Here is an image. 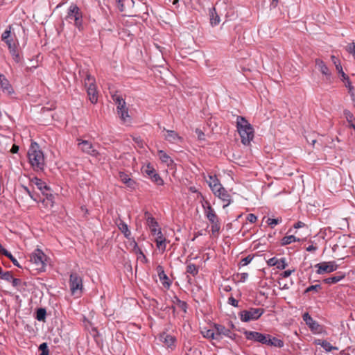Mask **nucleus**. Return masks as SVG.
<instances>
[{
	"mask_svg": "<svg viewBox=\"0 0 355 355\" xmlns=\"http://www.w3.org/2000/svg\"><path fill=\"white\" fill-rule=\"evenodd\" d=\"M345 117L349 123V127L355 130V117L353 114L349 110H344Z\"/></svg>",
	"mask_w": 355,
	"mask_h": 355,
	"instance_id": "nucleus-28",
	"label": "nucleus"
},
{
	"mask_svg": "<svg viewBox=\"0 0 355 355\" xmlns=\"http://www.w3.org/2000/svg\"><path fill=\"white\" fill-rule=\"evenodd\" d=\"M205 180L209 187H211L214 184L220 182L217 177L215 175L211 174L208 175L207 178H205Z\"/></svg>",
	"mask_w": 355,
	"mask_h": 355,
	"instance_id": "nucleus-35",
	"label": "nucleus"
},
{
	"mask_svg": "<svg viewBox=\"0 0 355 355\" xmlns=\"http://www.w3.org/2000/svg\"><path fill=\"white\" fill-rule=\"evenodd\" d=\"M345 275L343 272H339L336 273V275L331 277L326 278L323 280L324 283L327 284H334L340 282L343 279H344Z\"/></svg>",
	"mask_w": 355,
	"mask_h": 355,
	"instance_id": "nucleus-23",
	"label": "nucleus"
},
{
	"mask_svg": "<svg viewBox=\"0 0 355 355\" xmlns=\"http://www.w3.org/2000/svg\"><path fill=\"white\" fill-rule=\"evenodd\" d=\"M83 322V324H84V327H85V328L86 329L89 330V328H91L92 331H94V332L96 331V328L92 327V324L91 322L89 321L87 319L84 318Z\"/></svg>",
	"mask_w": 355,
	"mask_h": 355,
	"instance_id": "nucleus-48",
	"label": "nucleus"
},
{
	"mask_svg": "<svg viewBox=\"0 0 355 355\" xmlns=\"http://www.w3.org/2000/svg\"><path fill=\"white\" fill-rule=\"evenodd\" d=\"M315 268H317L316 272L321 275L325 272L329 273L336 270L338 265L335 261H324L315 265Z\"/></svg>",
	"mask_w": 355,
	"mask_h": 355,
	"instance_id": "nucleus-10",
	"label": "nucleus"
},
{
	"mask_svg": "<svg viewBox=\"0 0 355 355\" xmlns=\"http://www.w3.org/2000/svg\"><path fill=\"white\" fill-rule=\"evenodd\" d=\"M69 283L71 292L73 295L82 293L83 288V279L79 274L72 272L70 274Z\"/></svg>",
	"mask_w": 355,
	"mask_h": 355,
	"instance_id": "nucleus-6",
	"label": "nucleus"
},
{
	"mask_svg": "<svg viewBox=\"0 0 355 355\" xmlns=\"http://www.w3.org/2000/svg\"><path fill=\"white\" fill-rule=\"evenodd\" d=\"M303 320L305 321L306 324L310 327L312 330H316L318 327V324L313 320V319L311 317V315L308 313H305L303 315Z\"/></svg>",
	"mask_w": 355,
	"mask_h": 355,
	"instance_id": "nucleus-26",
	"label": "nucleus"
},
{
	"mask_svg": "<svg viewBox=\"0 0 355 355\" xmlns=\"http://www.w3.org/2000/svg\"><path fill=\"white\" fill-rule=\"evenodd\" d=\"M128 239H129V245L131 248V252H134L139 248L137 242L135 241V240L133 238H132V239L129 238Z\"/></svg>",
	"mask_w": 355,
	"mask_h": 355,
	"instance_id": "nucleus-43",
	"label": "nucleus"
},
{
	"mask_svg": "<svg viewBox=\"0 0 355 355\" xmlns=\"http://www.w3.org/2000/svg\"><path fill=\"white\" fill-rule=\"evenodd\" d=\"M164 343L166 344L167 347H171L174 344L175 338L172 336L166 335L164 337Z\"/></svg>",
	"mask_w": 355,
	"mask_h": 355,
	"instance_id": "nucleus-40",
	"label": "nucleus"
},
{
	"mask_svg": "<svg viewBox=\"0 0 355 355\" xmlns=\"http://www.w3.org/2000/svg\"><path fill=\"white\" fill-rule=\"evenodd\" d=\"M44 254L43 251L37 248L34 250L31 256V261L35 266V270H42L44 268V261L43 260V257Z\"/></svg>",
	"mask_w": 355,
	"mask_h": 355,
	"instance_id": "nucleus-9",
	"label": "nucleus"
},
{
	"mask_svg": "<svg viewBox=\"0 0 355 355\" xmlns=\"http://www.w3.org/2000/svg\"><path fill=\"white\" fill-rule=\"evenodd\" d=\"M12 274L11 273V272L9 271H6L3 272L2 275H1V278L2 279L6 280L8 282H10L11 279H12Z\"/></svg>",
	"mask_w": 355,
	"mask_h": 355,
	"instance_id": "nucleus-47",
	"label": "nucleus"
},
{
	"mask_svg": "<svg viewBox=\"0 0 355 355\" xmlns=\"http://www.w3.org/2000/svg\"><path fill=\"white\" fill-rule=\"evenodd\" d=\"M236 128L241 137V142L248 145L254 138V129L245 118L238 116L236 118Z\"/></svg>",
	"mask_w": 355,
	"mask_h": 355,
	"instance_id": "nucleus-2",
	"label": "nucleus"
},
{
	"mask_svg": "<svg viewBox=\"0 0 355 355\" xmlns=\"http://www.w3.org/2000/svg\"><path fill=\"white\" fill-rule=\"evenodd\" d=\"M209 17L210 22H219L220 17L216 11V8L214 7H211L209 9Z\"/></svg>",
	"mask_w": 355,
	"mask_h": 355,
	"instance_id": "nucleus-31",
	"label": "nucleus"
},
{
	"mask_svg": "<svg viewBox=\"0 0 355 355\" xmlns=\"http://www.w3.org/2000/svg\"><path fill=\"white\" fill-rule=\"evenodd\" d=\"M266 345L268 346H274L278 348H282L284 347V341L277 338L275 337H272L268 334V338L267 339Z\"/></svg>",
	"mask_w": 355,
	"mask_h": 355,
	"instance_id": "nucleus-24",
	"label": "nucleus"
},
{
	"mask_svg": "<svg viewBox=\"0 0 355 355\" xmlns=\"http://www.w3.org/2000/svg\"><path fill=\"white\" fill-rule=\"evenodd\" d=\"M320 288V285H319V284L312 285V286H309L305 290V293H309V292H311L312 291H318Z\"/></svg>",
	"mask_w": 355,
	"mask_h": 355,
	"instance_id": "nucleus-51",
	"label": "nucleus"
},
{
	"mask_svg": "<svg viewBox=\"0 0 355 355\" xmlns=\"http://www.w3.org/2000/svg\"><path fill=\"white\" fill-rule=\"evenodd\" d=\"M112 99L113 100L116 105L120 104V103H123V101H125L122 96L117 92L112 94Z\"/></svg>",
	"mask_w": 355,
	"mask_h": 355,
	"instance_id": "nucleus-38",
	"label": "nucleus"
},
{
	"mask_svg": "<svg viewBox=\"0 0 355 355\" xmlns=\"http://www.w3.org/2000/svg\"><path fill=\"white\" fill-rule=\"evenodd\" d=\"M315 64L316 68L319 70V71L322 73V75L324 77V80L327 83L331 84L333 83V76L332 73L329 69L327 64L324 62L321 59L317 58L315 60Z\"/></svg>",
	"mask_w": 355,
	"mask_h": 355,
	"instance_id": "nucleus-8",
	"label": "nucleus"
},
{
	"mask_svg": "<svg viewBox=\"0 0 355 355\" xmlns=\"http://www.w3.org/2000/svg\"><path fill=\"white\" fill-rule=\"evenodd\" d=\"M214 330V326L211 329L204 328L201 331V334L206 338L217 340V334L215 332Z\"/></svg>",
	"mask_w": 355,
	"mask_h": 355,
	"instance_id": "nucleus-25",
	"label": "nucleus"
},
{
	"mask_svg": "<svg viewBox=\"0 0 355 355\" xmlns=\"http://www.w3.org/2000/svg\"><path fill=\"white\" fill-rule=\"evenodd\" d=\"M215 196L225 202V204L223 206L224 209L226 208L228 205H230L232 202L230 194L224 187H223V189H220V191H218Z\"/></svg>",
	"mask_w": 355,
	"mask_h": 355,
	"instance_id": "nucleus-18",
	"label": "nucleus"
},
{
	"mask_svg": "<svg viewBox=\"0 0 355 355\" xmlns=\"http://www.w3.org/2000/svg\"><path fill=\"white\" fill-rule=\"evenodd\" d=\"M228 303L234 307H237L239 305V302L233 297H229Z\"/></svg>",
	"mask_w": 355,
	"mask_h": 355,
	"instance_id": "nucleus-53",
	"label": "nucleus"
},
{
	"mask_svg": "<svg viewBox=\"0 0 355 355\" xmlns=\"http://www.w3.org/2000/svg\"><path fill=\"white\" fill-rule=\"evenodd\" d=\"M142 172L150 178L156 171L150 164H148L142 167Z\"/></svg>",
	"mask_w": 355,
	"mask_h": 355,
	"instance_id": "nucleus-33",
	"label": "nucleus"
},
{
	"mask_svg": "<svg viewBox=\"0 0 355 355\" xmlns=\"http://www.w3.org/2000/svg\"><path fill=\"white\" fill-rule=\"evenodd\" d=\"M199 271V268L196 265L193 263H189L186 268V273L191 275L193 277H195L198 275Z\"/></svg>",
	"mask_w": 355,
	"mask_h": 355,
	"instance_id": "nucleus-30",
	"label": "nucleus"
},
{
	"mask_svg": "<svg viewBox=\"0 0 355 355\" xmlns=\"http://www.w3.org/2000/svg\"><path fill=\"white\" fill-rule=\"evenodd\" d=\"M205 205L206 206L203 205L205 209V215L211 223V231L212 235L217 236L219 234L221 227L220 220L210 203L206 202Z\"/></svg>",
	"mask_w": 355,
	"mask_h": 355,
	"instance_id": "nucleus-3",
	"label": "nucleus"
},
{
	"mask_svg": "<svg viewBox=\"0 0 355 355\" xmlns=\"http://www.w3.org/2000/svg\"><path fill=\"white\" fill-rule=\"evenodd\" d=\"M175 304H176V306L178 308H180V309H182L184 312L187 311V303L185 302L182 301V300H179L178 298H176Z\"/></svg>",
	"mask_w": 355,
	"mask_h": 355,
	"instance_id": "nucleus-41",
	"label": "nucleus"
},
{
	"mask_svg": "<svg viewBox=\"0 0 355 355\" xmlns=\"http://www.w3.org/2000/svg\"><path fill=\"white\" fill-rule=\"evenodd\" d=\"M0 252L2 254H3L4 256H6V257H8L12 262V263L15 266H17V267H21L19 266V262L17 261V260L12 255V254L8 252L7 250H6L5 248H1L0 250Z\"/></svg>",
	"mask_w": 355,
	"mask_h": 355,
	"instance_id": "nucleus-32",
	"label": "nucleus"
},
{
	"mask_svg": "<svg viewBox=\"0 0 355 355\" xmlns=\"http://www.w3.org/2000/svg\"><path fill=\"white\" fill-rule=\"evenodd\" d=\"M77 141L78 146L83 153L95 157H98V156L100 155L98 151L94 148L90 141L82 139H77Z\"/></svg>",
	"mask_w": 355,
	"mask_h": 355,
	"instance_id": "nucleus-7",
	"label": "nucleus"
},
{
	"mask_svg": "<svg viewBox=\"0 0 355 355\" xmlns=\"http://www.w3.org/2000/svg\"><path fill=\"white\" fill-rule=\"evenodd\" d=\"M85 85L87 87V95L92 103H96L98 101V93L95 85V79L90 75H87L85 79Z\"/></svg>",
	"mask_w": 355,
	"mask_h": 355,
	"instance_id": "nucleus-5",
	"label": "nucleus"
},
{
	"mask_svg": "<svg viewBox=\"0 0 355 355\" xmlns=\"http://www.w3.org/2000/svg\"><path fill=\"white\" fill-rule=\"evenodd\" d=\"M163 130L166 132L164 135V139L172 144H177L182 141V138L174 130H166L163 128Z\"/></svg>",
	"mask_w": 355,
	"mask_h": 355,
	"instance_id": "nucleus-16",
	"label": "nucleus"
},
{
	"mask_svg": "<svg viewBox=\"0 0 355 355\" xmlns=\"http://www.w3.org/2000/svg\"><path fill=\"white\" fill-rule=\"evenodd\" d=\"M315 343L318 345L322 346L327 352H331L332 350H338V348L337 347L332 346L330 343L322 340H316Z\"/></svg>",
	"mask_w": 355,
	"mask_h": 355,
	"instance_id": "nucleus-29",
	"label": "nucleus"
},
{
	"mask_svg": "<svg viewBox=\"0 0 355 355\" xmlns=\"http://www.w3.org/2000/svg\"><path fill=\"white\" fill-rule=\"evenodd\" d=\"M0 89L3 92V94L6 95H11L14 93V89L12 85L10 84L8 79L6 77L0 73Z\"/></svg>",
	"mask_w": 355,
	"mask_h": 355,
	"instance_id": "nucleus-15",
	"label": "nucleus"
},
{
	"mask_svg": "<svg viewBox=\"0 0 355 355\" xmlns=\"http://www.w3.org/2000/svg\"><path fill=\"white\" fill-rule=\"evenodd\" d=\"M134 140H135V141L138 144V146H139L140 148H143V146H144V142H143V141L140 139V137H135V138H134Z\"/></svg>",
	"mask_w": 355,
	"mask_h": 355,
	"instance_id": "nucleus-58",
	"label": "nucleus"
},
{
	"mask_svg": "<svg viewBox=\"0 0 355 355\" xmlns=\"http://www.w3.org/2000/svg\"><path fill=\"white\" fill-rule=\"evenodd\" d=\"M281 221H282L281 218L280 219H279V218H268L267 223L272 228H273L275 225H277Z\"/></svg>",
	"mask_w": 355,
	"mask_h": 355,
	"instance_id": "nucleus-44",
	"label": "nucleus"
},
{
	"mask_svg": "<svg viewBox=\"0 0 355 355\" xmlns=\"http://www.w3.org/2000/svg\"><path fill=\"white\" fill-rule=\"evenodd\" d=\"M36 318L40 321H44V308H40L37 310Z\"/></svg>",
	"mask_w": 355,
	"mask_h": 355,
	"instance_id": "nucleus-45",
	"label": "nucleus"
},
{
	"mask_svg": "<svg viewBox=\"0 0 355 355\" xmlns=\"http://www.w3.org/2000/svg\"><path fill=\"white\" fill-rule=\"evenodd\" d=\"M28 157L33 168L42 171L44 168V155L36 142H32L28 151Z\"/></svg>",
	"mask_w": 355,
	"mask_h": 355,
	"instance_id": "nucleus-1",
	"label": "nucleus"
},
{
	"mask_svg": "<svg viewBox=\"0 0 355 355\" xmlns=\"http://www.w3.org/2000/svg\"><path fill=\"white\" fill-rule=\"evenodd\" d=\"M247 220L251 223H254L257 221V217L253 214H249L247 216Z\"/></svg>",
	"mask_w": 355,
	"mask_h": 355,
	"instance_id": "nucleus-52",
	"label": "nucleus"
},
{
	"mask_svg": "<svg viewBox=\"0 0 355 355\" xmlns=\"http://www.w3.org/2000/svg\"><path fill=\"white\" fill-rule=\"evenodd\" d=\"M288 264L286 262L285 258H282L280 259H278L277 268L279 270L285 269L287 267Z\"/></svg>",
	"mask_w": 355,
	"mask_h": 355,
	"instance_id": "nucleus-42",
	"label": "nucleus"
},
{
	"mask_svg": "<svg viewBox=\"0 0 355 355\" xmlns=\"http://www.w3.org/2000/svg\"><path fill=\"white\" fill-rule=\"evenodd\" d=\"M264 313V309L261 308H250L247 310H243L239 313V318L242 322H248L251 320H258Z\"/></svg>",
	"mask_w": 355,
	"mask_h": 355,
	"instance_id": "nucleus-4",
	"label": "nucleus"
},
{
	"mask_svg": "<svg viewBox=\"0 0 355 355\" xmlns=\"http://www.w3.org/2000/svg\"><path fill=\"white\" fill-rule=\"evenodd\" d=\"M157 154L161 162L164 163L167 166H171L173 164L174 162L173 159L164 150H158Z\"/></svg>",
	"mask_w": 355,
	"mask_h": 355,
	"instance_id": "nucleus-22",
	"label": "nucleus"
},
{
	"mask_svg": "<svg viewBox=\"0 0 355 355\" xmlns=\"http://www.w3.org/2000/svg\"><path fill=\"white\" fill-rule=\"evenodd\" d=\"M154 236V241L156 243L157 248L164 252L166 248L167 241L163 235L162 230L153 235Z\"/></svg>",
	"mask_w": 355,
	"mask_h": 355,
	"instance_id": "nucleus-13",
	"label": "nucleus"
},
{
	"mask_svg": "<svg viewBox=\"0 0 355 355\" xmlns=\"http://www.w3.org/2000/svg\"><path fill=\"white\" fill-rule=\"evenodd\" d=\"M345 83V87H348L349 89H351V88L352 87V85H351V82L349 79V78L347 79H346L345 81H343Z\"/></svg>",
	"mask_w": 355,
	"mask_h": 355,
	"instance_id": "nucleus-62",
	"label": "nucleus"
},
{
	"mask_svg": "<svg viewBox=\"0 0 355 355\" xmlns=\"http://www.w3.org/2000/svg\"><path fill=\"white\" fill-rule=\"evenodd\" d=\"M334 64L336 66V69L338 71V72L340 73L341 71H343V67L340 63V62H334Z\"/></svg>",
	"mask_w": 355,
	"mask_h": 355,
	"instance_id": "nucleus-59",
	"label": "nucleus"
},
{
	"mask_svg": "<svg viewBox=\"0 0 355 355\" xmlns=\"http://www.w3.org/2000/svg\"><path fill=\"white\" fill-rule=\"evenodd\" d=\"M119 180L124 183L128 187L135 189L136 187V182L134 180L130 178L129 175L124 172H119Z\"/></svg>",
	"mask_w": 355,
	"mask_h": 355,
	"instance_id": "nucleus-19",
	"label": "nucleus"
},
{
	"mask_svg": "<svg viewBox=\"0 0 355 355\" xmlns=\"http://www.w3.org/2000/svg\"><path fill=\"white\" fill-rule=\"evenodd\" d=\"M31 184L35 190L37 189L42 194H44V182L41 179L34 178L31 180Z\"/></svg>",
	"mask_w": 355,
	"mask_h": 355,
	"instance_id": "nucleus-27",
	"label": "nucleus"
},
{
	"mask_svg": "<svg viewBox=\"0 0 355 355\" xmlns=\"http://www.w3.org/2000/svg\"><path fill=\"white\" fill-rule=\"evenodd\" d=\"M146 223L152 236L159 231H161V229L159 227L158 223L153 217L148 216L146 218Z\"/></svg>",
	"mask_w": 355,
	"mask_h": 355,
	"instance_id": "nucleus-20",
	"label": "nucleus"
},
{
	"mask_svg": "<svg viewBox=\"0 0 355 355\" xmlns=\"http://www.w3.org/2000/svg\"><path fill=\"white\" fill-rule=\"evenodd\" d=\"M133 253H135L137 255V259L138 260H140L143 263L148 262V259L146 258V255L144 254L143 251L140 248H138Z\"/></svg>",
	"mask_w": 355,
	"mask_h": 355,
	"instance_id": "nucleus-36",
	"label": "nucleus"
},
{
	"mask_svg": "<svg viewBox=\"0 0 355 355\" xmlns=\"http://www.w3.org/2000/svg\"><path fill=\"white\" fill-rule=\"evenodd\" d=\"M14 286H17L20 283L21 281L19 279H17L12 277V279L10 281Z\"/></svg>",
	"mask_w": 355,
	"mask_h": 355,
	"instance_id": "nucleus-61",
	"label": "nucleus"
},
{
	"mask_svg": "<svg viewBox=\"0 0 355 355\" xmlns=\"http://www.w3.org/2000/svg\"><path fill=\"white\" fill-rule=\"evenodd\" d=\"M8 47L9 49L10 53L12 55V56H14L15 54L16 55V54L19 53L18 51L16 49L15 44L8 43Z\"/></svg>",
	"mask_w": 355,
	"mask_h": 355,
	"instance_id": "nucleus-49",
	"label": "nucleus"
},
{
	"mask_svg": "<svg viewBox=\"0 0 355 355\" xmlns=\"http://www.w3.org/2000/svg\"><path fill=\"white\" fill-rule=\"evenodd\" d=\"M244 335L245 338L249 340L260 343L266 345L268 334H263L257 331H245Z\"/></svg>",
	"mask_w": 355,
	"mask_h": 355,
	"instance_id": "nucleus-11",
	"label": "nucleus"
},
{
	"mask_svg": "<svg viewBox=\"0 0 355 355\" xmlns=\"http://www.w3.org/2000/svg\"><path fill=\"white\" fill-rule=\"evenodd\" d=\"M306 225L305 223H304L302 221H298L297 223H296L294 225H293V227L295 229H298V228H301V227H304Z\"/></svg>",
	"mask_w": 355,
	"mask_h": 355,
	"instance_id": "nucleus-60",
	"label": "nucleus"
},
{
	"mask_svg": "<svg viewBox=\"0 0 355 355\" xmlns=\"http://www.w3.org/2000/svg\"><path fill=\"white\" fill-rule=\"evenodd\" d=\"M347 50L349 53L355 55V43L348 45L347 46Z\"/></svg>",
	"mask_w": 355,
	"mask_h": 355,
	"instance_id": "nucleus-55",
	"label": "nucleus"
},
{
	"mask_svg": "<svg viewBox=\"0 0 355 355\" xmlns=\"http://www.w3.org/2000/svg\"><path fill=\"white\" fill-rule=\"evenodd\" d=\"M278 259L275 257L270 258L268 261L267 263L270 266H276L277 264Z\"/></svg>",
	"mask_w": 355,
	"mask_h": 355,
	"instance_id": "nucleus-54",
	"label": "nucleus"
},
{
	"mask_svg": "<svg viewBox=\"0 0 355 355\" xmlns=\"http://www.w3.org/2000/svg\"><path fill=\"white\" fill-rule=\"evenodd\" d=\"M316 250H317V247L314 246L313 245H309V247L306 248V250L308 252H313V251H315Z\"/></svg>",
	"mask_w": 355,
	"mask_h": 355,
	"instance_id": "nucleus-64",
	"label": "nucleus"
},
{
	"mask_svg": "<svg viewBox=\"0 0 355 355\" xmlns=\"http://www.w3.org/2000/svg\"><path fill=\"white\" fill-rule=\"evenodd\" d=\"M294 272H295V270H287L284 271L281 274V276L284 278H287Z\"/></svg>",
	"mask_w": 355,
	"mask_h": 355,
	"instance_id": "nucleus-56",
	"label": "nucleus"
},
{
	"mask_svg": "<svg viewBox=\"0 0 355 355\" xmlns=\"http://www.w3.org/2000/svg\"><path fill=\"white\" fill-rule=\"evenodd\" d=\"M252 259H253L252 257H251L250 255H248V257H246L241 260L240 264L242 266H247L252 261Z\"/></svg>",
	"mask_w": 355,
	"mask_h": 355,
	"instance_id": "nucleus-50",
	"label": "nucleus"
},
{
	"mask_svg": "<svg viewBox=\"0 0 355 355\" xmlns=\"http://www.w3.org/2000/svg\"><path fill=\"white\" fill-rule=\"evenodd\" d=\"M300 239L295 237L294 235H289L284 236L281 241L282 245L291 244V243L299 241Z\"/></svg>",
	"mask_w": 355,
	"mask_h": 355,
	"instance_id": "nucleus-34",
	"label": "nucleus"
},
{
	"mask_svg": "<svg viewBox=\"0 0 355 355\" xmlns=\"http://www.w3.org/2000/svg\"><path fill=\"white\" fill-rule=\"evenodd\" d=\"M81 18L82 13L80 12L79 8L77 6V5L72 3L68 9L65 19L67 21L73 20L75 22H77Z\"/></svg>",
	"mask_w": 355,
	"mask_h": 355,
	"instance_id": "nucleus-12",
	"label": "nucleus"
},
{
	"mask_svg": "<svg viewBox=\"0 0 355 355\" xmlns=\"http://www.w3.org/2000/svg\"><path fill=\"white\" fill-rule=\"evenodd\" d=\"M116 110L120 119L124 123L130 121V119L128 114V110L125 101H123V103H120V104L116 105Z\"/></svg>",
	"mask_w": 355,
	"mask_h": 355,
	"instance_id": "nucleus-14",
	"label": "nucleus"
},
{
	"mask_svg": "<svg viewBox=\"0 0 355 355\" xmlns=\"http://www.w3.org/2000/svg\"><path fill=\"white\" fill-rule=\"evenodd\" d=\"M116 224L119 230L124 234L125 237L129 239L131 235V232L128 225L120 218L116 220Z\"/></svg>",
	"mask_w": 355,
	"mask_h": 355,
	"instance_id": "nucleus-21",
	"label": "nucleus"
},
{
	"mask_svg": "<svg viewBox=\"0 0 355 355\" xmlns=\"http://www.w3.org/2000/svg\"><path fill=\"white\" fill-rule=\"evenodd\" d=\"M214 331L217 334V340H221L223 336L230 338H232V331L224 326L220 324H214Z\"/></svg>",
	"mask_w": 355,
	"mask_h": 355,
	"instance_id": "nucleus-17",
	"label": "nucleus"
},
{
	"mask_svg": "<svg viewBox=\"0 0 355 355\" xmlns=\"http://www.w3.org/2000/svg\"><path fill=\"white\" fill-rule=\"evenodd\" d=\"M223 185L220 184V182H218V183H217V184H213V185L210 187V189H211V190L212 191L213 193H214V195H216V193H217L218 191H220V190L223 189Z\"/></svg>",
	"mask_w": 355,
	"mask_h": 355,
	"instance_id": "nucleus-46",
	"label": "nucleus"
},
{
	"mask_svg": "<svg viewBox=\"0 0 355 355\" xmlns=\"http://www.w3.org/2000/svg\"><path fill=\"white\" fill-rule=\"evenodd\" d=\"M153 182L156 183L157 185H162L164 184L163 180L161 178L159 175L156 172L150 178Z\"/></svg>",
	"mask_w": 355,
	"mask_h": 355,
	"instance_id": "nucleus-39",
	"label": "nucleus"
},
{
	"mask_svg": "<svg viewBox=\"0 0 355 355\" xmlns=\"http://www.w3.org/2000/svg\"><path fill=\"white\" fill-rule=\"evenodd\" d=\"M39 350L40 351V355H44V343L40 344Z\"/></svg>",
	"mask_w": 355,
	"mask_h": 355,
	"instance_id": "nucleus-63",
	"label": "nucleus"
},
{
	"mask_svg": "<svg viewBox=\"0 0 355 355\" xmlns=\"http://www.w3.org/2000/svg\"><path fill=\"white\" fill-rule=\"evenodd\" d=\"M157 270L158 275H159L160 279H162V275H164V277H166V275L164 273V269H163L162 266H158L157 268Z\"/></svg>",
	"mask_w": 355,
	"mask_h": 355,
	"instance_id": "nucleus-57",
	"label": "nucleus"
},
{
	"mask_svg": "<svg viewBox=\"0 0 355 355\" xmlns=\"http://www.w3.org/2000/svg\"><path fill=\"white\" fill-rule=\"evenodd\" d=\"M10 32H11V26H9V28L6 29L3 33L2 34L1 38L2 40L4 41L7 45L8 43H12L11 40H9V37L10 36Z\"/></svg>",
	"mask_w": 355,
	"mask_h": 355,
	"instance_id": "nucleus-37",
	"label": "nucleus"
}]
</instances>
